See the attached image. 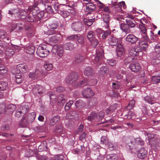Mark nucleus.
<instances>
[{
  "instance_id": "f257e3e1",
  "label": "nucleus",
  "mask_w": 160,
  "mask_h": 160,
  "mask_svg": "<svg viewBox=\"0 0 160 160\" xmlns=\"http://www.w3.org/2000/svg\"><path fill=\"white\" fill-rule=\"evenodd\" d=\"M144 141L141 138H134L131 137L127 141L126 147L130 150H134L137 152L138 157L140 159H143L147 156V150L144 148H142L138 151L137 149L144 144Z\"/></svg>"
},
{
  "instance_id": "f03ea898",
  "label": "nucleus",
  "mask_w": 160,
  "mask_h": 160,
  "mask_svg": "<svg viewBox=\"0 0 160 160\" xmlns=\"http://www.w3.org/2000/svg\"><path fill=\"white\" fill-rule=\"evenodd\" d=\"M147 135L149 140L150 144L152 146L158 148L160 146V140L157 138L156 134L147 133Z\"/></svg>"
},
{
  "instance_id": "7ed1b4c3",
  "label": "nucleus",
  "mask_w": 160,
  "mask_h": 160,
  "mask_svg": "<svg viewBox=\"0 0 160 160\" xmlns=\"http://www.w3.org/2000/svg\"><path fill=\"white\" fill-rule=\"evenodd\" d=\"M49 53L47 46L45 44L39 46L36 51L37 54L40 57L43 58L46 57Z\"/></svg>"
},
{
  "instance_id": "20e7f679",
  "label": "nucleus",
  "mask_w": 160,
  "mask_h": 160,
  "mask_svg": "<svg viewBox=\"0 0 160 160\" xmlns=\"http://www.w3.org/2000/svg\"><path fill=\"white\" fill-rule=\"evenodd\" d=\"M125 6V3L124 2L122 1L118 3L117 2H114L113 3L112 8L113 10L112 11V14L114 15H118V13L121 12L122 11L121 7L123 8Z\"/></svg>"
},
{
  "instance_id": "39448f33",
  "label": "nucleus",
  "mask_w": 160,
  "mask_h": 160,
  "mask_svg": "<svg viewBox=\"0 0 160 160\" xmlns=\"http://www.w3.org/2000/svg\"><path fill=\"white\" fill-rule=\"evenodd\" d=\"M87 38L91 42L92 46L93 48L96 47L98 43V41L95 37V35L92 31H90L88 33Z\"/></svg>"
},
{
  "instance_id": "423d86ee",
  "label": "nucleus",
  "mask_w": 160,
  "mask_h": 160,
  "mask_svg": "<svg viewBox=\"0 0 160 160\" xmlns=\"http://www.w3.org/2000/svg\"><path fill=\"white\" fill-rule=\"evenodd\" d=\"M79 75L75 72H72L68 74L65 79V82L67 83L71 84L76 81L78 78Z\"/></svg>"
},
{
  "instance_id": "0eeeda50",
  "label": "nucleus",
  "mask_w": 160,
  "mask_h": 160,
  "mask_svg": "<svg viewBox=\"0 0 160 160\" xmlns=\"http://www.w3.org/2000/svg\"><path fill=\"white\" fill-rule=\"evenodd\" d=\"M52 52L55 54H57L59 57H61L63 54V49L62 46L55 45L53 46Z\"/></svg>"
},
{
  "instance_id": "6e6552de",
  "label": "nucleus",
  "mask_w": 160,
  "mask_h": 160,
  "mask_svg": "<svg viewBox=\"0 0 160 160\" xmlns=\"http://www.w3.org/2000/svg\"><path fill=\"white\" fill-rule=\"evenodd\" d=\"M82 95L86 98H89L94 95V93L90 88H87L83 90L82 92Z\"/></svg>"
},
{
  "instance_id": "1a4fd4ad",
  "label": "nucleus",
  "mask_w": 160,
  "mask_h": 160,
  "mask_svg": "<svg viewBox=\"0 0 160 160\" xmlns=\"http://www.w3.org/2000/svg\"><path fill=\"white\" fill-rule=\"evenodd\" d=\"M129 68L134 72H138L140 70L141 67L139 63L135 62L130 65Z\"/></svg>"
},
{
  "instance_id": "9d476101",
  "label": "nucleus",
  "mask_w": 160,
  "mask_h": 160,
  "mask_svg": "<svg viewBox=\"0 0 160 160\" xmlns=\"http://www.w3.org/2000/svg\"><path fill=\"white\" fill-rule=\"evenodd\" d=\"M104 56L103 51L101 49L100 51H97L96 55L94 57V62H100Z\"/></svg>"
},
{
  "instance_id": "9b49d317",
  "label": "nucleus",
  "mask_w": 160,
  "mask_h": 160,
  "mask_svg": "<svg viewBox=\"0 0 160 160\" xmlns=\"http://www.w3.org/2000/svg\"><path fill=\"white\" fill-rule=\"evenodd\" d=\"M84 74L87 76L92 77L94 75V71L93 69L89 66L86 67L83 71Z\"/></svg>"
},
{
  "instance_id": "f8f14e48",
  "label": "nucleus",
  "mask_w": 160,
  "mask_h": 160,
  "mask_svg": "<svg viewBox=\"0 0 160 160\" xmlns=\"http://www.w3.org/2000/svg\"><path fill=\"white\" fill-rule=\"evenodd\" d=\"M126 41L133 44L135 43L138 40V38L134 35L129 34L126 38Z\"/></svg>"
},
{
  "instance_id": "ddd939ff",
  "label": "nucleus",
  "mask_w": 160,
  "mask_h": 160,
  "mask_svg": "<svg viewBox=\"0 0 160 160\" xmlns=\"http://www.w3.org/2000/svg\"><path fill=\"white\" fill-rule=\"evenodd\" d=\"M124 49L122 45L120 43H118L117 47V53L118 57H121L124 53Z\"/></svg>"
},
{
  "instance_id": "4468645a",
  "label": "nucleus",
  "mask_w": 160,
  "mask_h": 160,
  "mask_svg": "<svg viewBox=\"0 0 160 160\" xmlns=\"http://www.w3.org/2000/svg\"><path fill=\"white\" fill-rule=\"evenodd\" d=\"M82 26V24L79 22H73L72 25V28L74 31H81Z\"/></svg>"
},
{
  "instance_id": "2eb2a0df",
  "label": "nucleus",
  "mask_w": 160,
  "mask_h": 160,
  "mask_svg": "<svg viewBox=\"0 0 160 160\" xmlns=\"http://www.w3.org/2000/svg\"><path fill=\"white\" fill-rule=\"evenodd\" d=\"M118 39L113 36H110L108 40V43L110 46H115L118 43Z\"/></svg>"
},
{
  "instance_id": "dca6fc26",
  "label": "nucleus",
  "mask_w": 160,
  "mask_h": 160,
  "mask_svg": "<svg viewBox=\"0 0 160 160\" xmlns=\"http://www.w3.org/2000/svg\"><path fill=\"white\" fill-rule=\"evenodd\" d=\"M146 35L143 36V38L146 40V42L142 41H140L138 42L139 46L141 48H145L148 46V44L147 42L149 41V38L147 35V34H145Z\"/></svg>"
},
{
  "instance_id": "f3484780",
  "label": "nucleus",
  "mask_w": 160,
  "mask_h": 160,
  "mask_svg": "<svg viewBox=\"0 0 160 160\" xmlns=\"http://www.w3.org/2000/svg\"><path fill=\"white\" fill-rule=\"evenodd\" d=\"M60 117L58 115L54 116L50 120L49 125L52 126L56 124L60 120Z\"/></svg>"
},
{
  "instance_id": "a211bd4d",
  "label": "nucleus",
  "mask_w": 160,
  "mask_h": 160,
  "mask_svg": "<svg viewBox=\"0 0 160 160\" xmlns=\"http://www.w3.org/2000/svg\"><path fill=\"white\" fill-rule=\"evenodd\" d=\"M17 69L20 72H25L28 70V66L24 64H19L17 66Z\"/></svg>"
},
{
  "instance_id": "6ab92c4d",
  "label": "nucleus",
  "mask_w": 160,
  "mask_h": 160,
  "mask_svg": "<svg viewBox=\"0 0 160 160\" xmlns=\"http://www.w3.org/2000/svg\"><path fill=\"white\" fill-rule=\"evenodd\" d=\"M139 52V51L138 48L133 47L129 49V53L132 57L136 56L138 55Z\"/></svg>"
},
{
  "instance_id": "aec40b11",
  "label": "nucleus",
  "mask_w": 160,
  "mask_h": 160,
  "mask_svg": "<svg viewBox=\"0 0 160 160\" xmlns=\"http://www.w3.org/2000/svg\"><path fill=\"white\" fill-rule=\"evenodd\" d=\"M87 119L91 122L93 121L98 122L97 118V114L94 112H92L90 114L88 117Z\"/></svg>"
},
{
  "instance_id": "412c9836",
  "label": "nucleus",
  "mask_w": 160,
  "mask_h": 160,
  "mask_svg": "<svg viewBox=\"0 0 160 160\" xmlns=\"http://www.w3.org/2000/svg\"><path fill=\"white\" fill-rule=\"evenodd\" d=\"M127 116L129 119H135L137 122H138L140 120H142V118L140 117H137L136 115L134 113L131 111L128 112Z\"/></svg>"
},
{
  "instance_id": "4be33fe9",
  "label": "nucleus",
  "mask_w": 160,
  "mask_h": 160,
  "mask_svg": "<svg viewBox=\"0 0 160 160\" xmlns=\"http://www.w3.org/2000/svg\"><path fill=\"white\" fill-rule=\"evenodd\" d=\"M76 107L79 109L84 108L86 106V103L81 100H79L75 102Z\"/></svg>"
},
{
  "instance_id": "5701e85b",
  "label": "nucleus",
  "mask_w": 160,
  "mask_h": 160,
  "mask_svg": "<svg viewBox=\"0 0 160 160\" xmlns=\"http://www.w3.org/2000/svg\"><path fill=\"white\" fill-rule=\"evenodd\" d=\"M66 101L65 98L63 97L62 95H60L57 98L58 104L60 106H62L64 104Z\"/></svg>"
},
{
  "instance_id": "b1692460",
  "label": "nucleus",
  "mask_w": 160,
  "mask_h": 160,
  "mask_svg": "<svg viewBox=\"0 0 160 160\" xmlns=\"http://www.w3.org/2000/svg\"><path fill=\"white\" fill-rule=\"evenodd\" d=\"M36 115L35 113V112H33L29 114L27 116H26L25 117L29 123H32L34 120Z\"/></svg>"
},
{
  "instance_id": "393cba45",
  "label": "nucleus",
  "mask_w": 160,
  "mask_h": 160,
  "mask_svg": "<svg viewBox=\"0 0 160 160\" xmlns=\"http://www.w3.org/2000/svg\"><path fill=\"white\" fill-rule=\"evenodd\" d=\"M120 27L121 29L126 33H129L131 32V30L130 27L126 24L121 23Z\"/></svg>"
},
{
  "instance_id": "a878e982",
  "label": "nucleus",
  "mask_w": 160,
  "mask_h": 160,
  "mask_svg": "<svg viewBox=\"0 0 160 160\" xmlns=\"http://www.w3.org/2000/svg\"><path fill=\"white\" fill-rule=\"evenodd\" d=\"M85 59V58L83 56L80 54H76L75 56V63L78 64L82 61Z\"/></svg>"
},
{
  "instance_id": "bb28decb",
  "label": "nucleus",
  "mask_w": 160,
  "mask_h": 160,
  "mask_svg": "<svg viewBox=\"0 0 160 160\" xmlns=\"http://www.w3.org/2000/svg\"><path fill=\"white\" fill-rule=\"evenodd\" d=\"M77 39L78 42L82 46H84L85 45V39L84 37L82 35H78V37L76 38Z\"/></svg>"
},
{
  "instance_id": "cd10ccee",
  "label": "nucleus",
  "mask_w": 160,
  "mask_h": 160,
  "mask_svg": "<svg viewBox=\"0 0 160 160\" xmlns=\"http://www.w3.org/2000/svg\"><path fill=\"white\" fill-rule=\"evenodd\" d=\"M152 80L153 83L155 84L160 82V73L155 74V75L152 76Z\"/></svg>"
},
{
  "instance_id": "c85d7f7f",
  "label": "nucleus",
  "mask_w": 160,
  "mask_h": 160,
  "mask_svg": "<svg viewBox=\"0 0 160 160\" xmlns=\"http://www.w3.org/2000/svg\"><path fill=\"white\" fill-rule=\"evenodd\" d=\"M26 16L25 20L29 22H33L36 21L37 16H35L31 14V12L28 14Z\"/></svg>"
},
{
  "instance_id": "c756f323",
  "label": "nucleus",
  "mask_w": 160,
  "mask_h": 160,
  "mask_svg": "<svg viewBox=\"0 0 160 160\" xmlns=\"http://www.w3.org/2000/svg\"><path fill=\"white\" fill-rule=\"evenodd\" d=\"M16 108V106L13 104L8 105L7 106L6 112L8 114H12L15 111Z\"/></svg>"
},
{
  "instance_id": "7c9ffc66",
  "label": "nucleus",
  "mask_w": 160,
  "mask_h": 160,
  "mask_svg": "<svg viewBox=\"0 0 160 160\" xmlns=\"http://www.w3.org/2000/svg\"><path fill=\"white\" fill-rule=\"evenodd\" d=\"M8 43L5 42H0V54H3L4 52V50L7 48Z\"/></svg>"
},
{
  "instance_id": "2f4dec72",
  "label": "nucleus",
  "mask_w": 160,
  "mask_h": 160,
  "mask_svg": "<svg viewBox=\"0 0 160 160\" xmlns=\"http://www.w3.org/2000/svg\"><path fill=\"white\" fill-rule=\"evenodd\" d=\"M86 10L89 11H93L96 9V6L92 3L88 2L86 4Z\"/></svg>"
},
{
  "instance_id": "473e14b6",
  "label": "nucleus",
  "mask_w": 160,
  "mask_h": 160,
  "mask_svg": "<svg viewBox=\"0 0 160 160\" xmlns=\"http://www.w3.org/2000/svg\"><path fill=\"white\" fill-rule=\"evenodd\" d=\"M36 7H30L28 8V14L31 12V14L34 16H37L36 15L38 14V11L36 9Z\"/></svg>"
},
{
  "instance_id": "72a5a7b5",
  "label": "nucleus",
  "mask_w": 160,
  "mask_h": 160,
  "mask_svg": "<svg viewBox=\"0 0 160 160\" xmlns=\"http://www.w3.org/2000/svg\"><path fill=\"white\" fill-rule=\"evenodd\" d=\"M26 52L27 53L32 54L35 52V48L33 46L29 45L26 48Z\"/></svg>"
},
{
  "instance_id": "f704fd0d",
  "label": "nucleus",
  "mask_w": 160,
  "mask_h": 160,
  "mask_svg": "<svg viewBox=\"0 0 160 160\" xmlns=\"http://www.w3.org/2000/svg\"><path fill=\"white\" fill-rule=\"evenodd\" d=\"M126 24H127L130 28H132L135 27V22L134 19H131L130 18H127L126 19Z\"/></svg>"
},
{
  "instance_id": "c9c22d12",
  "label": "nucleus",
  "mask_w": 160,
  "mask_h": 160,
  "mask_svg": "<svg viewBox=\"0 0 160 160\" xmlns=\"http://www.w3.org/2000/svg\"><path fill=\"white\" fill-rule=\"evenodd\" d=\"M108 72L109 69L107 66H102L100 68L99 73L102 75L107 74Z\"/></svg>"
},
{
  "instance_id": "e433bc0d",
  "label": "nucleus",
  "mask_w": 160,
  "mask_h": 160,
  "mask_svg": "<svg viewBox=\"0 0 160 160\" xmlns=\"http://www.w3.org/2000/svg\"><path fill=\"white\" fill-rule=\"evenodd\" d=\"M8 86V84L5 82H2L0 83V91H3ZM3 96V93L0 91V98Z\"/></svg>"
},
{
  "instance_id": "4c0bfd02",
  "label": "nucleus",
  "mask_w": 160,
  "mask_h": 160,
  "mask_svg": "<svg viewBox=\"0 0 160 160\" xmlns=\"http://www.w3.org/2000/svg\"><path fill=\"white\" fill-rule=\"evenodd\" d=\"M111 32L110 30L103 31L100 33V35L103 39H105L109 35L111 34Z\"/></svg>"
},
{
  "instance_id": "58836bf2",
  "label": "nucleus",
  "mask_w": 160,
  "mask_h": 160,
  "mask_svg": "<svg viewBox=\"0 0 160 160\" xmlns=\"http://www.w3.org/2000/svg\"><path fill=\"white\" fill-rule=\"evenodd\" d=\"M28 10H25L24 9H22L19 11L18 15L21 19H25L26 16L28 14Z\"/></svg>"
},
{
  "instance_id": "ea45409f",
  "label": "nucleus",
  "mask_w": 160,
  "mask_h": 160,
  "mask_svg": "<svg viewBox=\"0 0 160 160\" xmlns=\"http://www.w3.org/2000/svg\"><path fill=\"white\" fill-rule=\"evenodd\" d=\"M5 54L7 57H11L14 53L13 49L10 48H7L5 50Z\"/></svg>"
},
{
  "instance_id": "a19ab883",
  "label": "nucleus",
  "mask_w": 160,
  "mask_h": 160,
  "mask_svg": "<svg viewBox=\"0 0 160 160\" xmlns=\"http://www.w3.org/2000/svg\"><path fill=\"white\" fill-rule=\"evenodd\" d=\"M29 124L25 117L22 119L19 122V125L22 127H25Z\"/></svg>"
},
{
  "instance_id": "79ce46f5",
  "label": "nucleus",
  "mask_w": 160,
  "mask_h": 160,
  "mask_svg": "<svg viewBox=\"0 0 160 160\" xmlns=\"http://www.w3.org/2000/svg\"><path fill=\"white\" fill-rule=\"evenodd\" d=\"M95 20V18H94L91 19H84V22L88 26H90L92 25Z\"/></svg>"
},
{
  "instance_id": "37998d69",
  "label": "nucleus",
  "mask_w": 160,
  "mask_h": 160,
  "mask_svg": "<svg viewBox=\"0 0 160 160\" xmlns=\"http://www.w3.org/2000/svg\"><path fill=\"white\" fill-rule=\"evenodd\" d=\"M88 80L87 78H83L78 83V86L80 87H83L85 86L89 85L87 82Z\"/></svg>"
},
{
  "instance_id": "c03bdc74",
  "label": "nucleus",
  "mask_w": 160,
  "mask_h": 160,
  "mask_svg": "<svg viewBox=\"0 0 160 160\" xmlns=\"http://www.w3.org/2000/svg\"><path fill=\"white\" fill-rule=\"evenodd\" d=\"M58 35H53L49 38L50 41L53 43L56 42L59 40V38L58 37Z\"/></svg>"
},
{
  "instance_id": "a18cd8bd",
  "label": "nucleus",
  "mask_w": 160,
  "mask_h": 160,
  "mask_svg": "<svg viewBox=\"0 0 160 160\" xmlns=\"http://www.w3.org/2000/svg\"><path fill=\"white\" fill-rule=\"evenodd\" d=\"M118 156L116 154L108 155L106 157L107 160H117Z\"/></svg>"
},
{
  "instance_id": "49530a36",
  "label": "nucleus",
  "mask_w": 160,
  "mask_h": 160,
  "mask_svg": "<svg viewBox=\"0 0 160 160\" xmlns=\"http://www.w3.org/2000/svg\"><path fill=\"white\" fill-rule=\"evenodd\" d=\"M103 19L104 22L107 24V26H108L109 22L110 19V17L109 15L107 14H103Z\"/></svg>"
},
{
  "instance_id": "de8ad7c7",
  "label": "nucleus",
  "mask_w": 160,
  "mask_h": 160,
  "mask_svg": "<svg viewBox=\"0 0 160 160\" xmlns=\"http://www.w3.org/2000/svg\"><path fill=\"white\" fill-rule=\"evenodd\" d=\"M63 47L66 50H71L73 48L74 46L72 43L70 42H68L64 45Z\"/></svg>"
},
{
  "instance_id": "09e8293b",
  "label": "nucleus",
  "mask_w": 160,
  "mask_h": 160,
  "mask_svg": "<svg viewBox=\"0 0 160 160\" xmlns=\"http://www.w3.org/2000/svg\"><path fill=\"white\" fill-rule=\"evenodd\" d=\"M135 103V101L133 99L131 100L128 105L126 107L125 109L127 110H129L134 107Z\"/></svg>"
},
{
  "instance_id": "8fccbe9b",
  "label": "nucleus",
  "mask_w": 160,
  "mask_h": 160,
  "mask_svg": "<svg viewBox=\"0 0 160 160\" xmlns=\"http://www.w3.org/2000/svg\"><path fill=\"white\" fill-rule=\"evenodd\" d=\"M121 86V83L119 82L116 81L112 83V87L113 89H118L120 88Z\"/></svg>"
},
{
  "instance_id": "3c124183",
  "label": "nucleus",
  "mask_w": 160,
  "mask_h": 160,
  "mask_svg": "<svg viewBox=\"0 0 160 160\" xmlns=\"http://www.w3.org/2000/svg\"><path fill=\"white\" fill-rule=\"evenodd\" d=\"M54 10H53L54 13H58L60 12L61 9L60 6L58 5L57 3H55L53 6Z\"/></svg>"
},
{
  "instance_id": "603ef678",
  "label": "nucleus",
  "mask_w": 160,
  "mask_h": 160,
  "mask_svg": "<svg viewBox=\"0 0 160 160\" xmlns=\"http://www.w3.org/2000/svg\"><path fill=\"white\" fill-rule=\"evenodd\" d=\"M153 64L157 65L160 63V55H157L154 57L152 60Z\"/></svg>"
},
{
  "instance_id": "864d4df0",
  "label": "nucleus",
  "mask_w": 160,
  "mask_h": 160,
  "mask_svg": "<svg viewBox=\"0 0 160 160\" xmlns=\"http://www.w3.org/2000/svg\"><path fill=\"white\" fill-rule=\"evenodd\" d=\"M109 141L106 136H103L101 139V144L103 145H108L109 144Z\"/></svg>"
},
{
  "instance_id": "5fc2aeb1",
  "label": "nucleus",
  "mask_w": 160,
  "mask_h": 160,
  "mask_svg": "<svg viewBox=\"0 0 160 160\" xmlns=\"http://www.w3.org/2000/svg\"><path fill=\"white\" fill-rule=\"evenodd\" d=\"M59 14L64 18L67 17L69 15V12L62 9H61L60 12H59Z\"/></svg>"
},
{
  "instance_id": "6e6d98bb",
  "label": "nucleus",
  "mask_w": 160,
  "mask_h": 160,
  "mask_svg": "<svg viewBox=\"0 0 160 160\" xmlns=\"http://www.w3.org/2000/svg\"><path fill=\"white\" fill-rule=\"evenodd\" d=\"M33 153V151L32 150L30 149H27L25 151V155L26 157H29L32 156Z\"/></svg>"
},
{
  "instance_id": "4d7b16f0",
  "label": "nucleus",
  "mask_w": 160,
  "mask_h": 160,
  "mask_svg": "<svg viewBox=\"0 0 160 160\" xmlns=\"http://www.w3.org/2000/svg\"><path fill=\"white\" fill-rule=\"evenodd\" d=\"M38 93L40 95H42L45 92V90L44 87L40 86L38 89Z\"/></svg>"
},
{
  "instance_id": "13d9d810",
  "label": "nucleus",
  "mask_w": 160,
  "mask_h": 160,
  "mask_svg": "<svg viewBox=\"0 0 160 160\" xmlns=\"http://www.w3.org/2000/svg\"><path fill=\"white\" fill-rule=\"evenodd\" d=\"M21 108L22 112V114H23V115L25 113H27L28 111V108L27 106H22L19 107V108Z\"/></svg>"
},
{
  "instance_id": "bf43d9fd",
  "label": "nucleus",
  "mask_w": 160,
  "mask_h": 160,
  "mask_svg": "<svg viewBox=\"0 0 160 160\" xmlns=\"http://www.w3.org/2000/svg\"><path fill=\"white\" fill-rule=\"evenodd\" d=\"M39 72V70L36 69L34 72H30L29 75V77L31 78H33L36 77Z\"/></svg>"
},
{
  "instance_id": "052dcab7",
  "label": "nucleus",
  "mask_w": 160,
  "mask_h": 160,
  "mask_svg": "<svg viewBox=\"0 0 160 160\" xmlns=\"http://www.w3.org/2000/svg\"><path fill=\"white\" fill-rule=\"evenodd\" d=\"M76 112L75 111H70L68 113L66 117V118L67 119H69L72 118L69 117H73L75 115Z\"/></svg>"
},
{
  "instance_id": "680f3d73",
  "label": "nucleus",
  "mask_w": 160,
  "mask_h": 160,
  "mask_svg": "<svg viewBox=\"0 0 160 160\" xmlns=\"http://www.w3.org/2000/svg\"><path fill=\"white\" fill-rule=\"evenodd\" d=\"M73 101L72 100L69 101L67 102L65 106V109L66 111H68L69 110L71 106L73 104Z\"/></svg>"
},
{
  "instance_id": "e2e57ef3",
  "label": "nucleus",
  "mask_w": 160,
  "mask_h": 160,
  "mask_svg": "<svg viewBox=\"0 0 160 160\" xmlns=\"http://www.w3.org/2000/svg\"><path fill=\"white\" fill-rule=\"evenodd\" d=\"M16 8H14L13 9H12L11 10H9V14L12 15L14 13H17L18 12L19 13V10L18 8H17V7L15 5H14Z\"/></svg>"
},
{
  "instance_id": "0e129e2a",
  "label": "nucleus",
  "mask_w": 160,
  "mask_h": 160,
  "mask_svg": "<svg viewBox=\"0 0 160 160\" xmlns=\"http://www.w3.org/2000/svg\"><path fill=\"white\" fill-rule=\"evenodd\" d=\"M44 67L47 71L51 70L53 68L52 64L51 63H47L44 65Z\"/></svg>"
},
{
  "instance_id": "69168bd1",
  "label": "nucleus",
  "mask_w": 160,
  "mask_h": 160,
  "mask_svg": "<svg viewBox=\"0 0 160 160\" xmlns=\"http://www.w3.org/2000/svg\"><path fill=\"white\" fill-rule=\"evenodd\" d=\"M104 116V112L103 111H100L99 113L97 114V118L98 122L102 120Z\"/></svg>"
},
{
  "instance_id": "338daca9",
  "label": "nucleus",
  "mask_w": 160,
  "mask_h": 160,
  "mask_svg": "<svg viewBox=\"0 0 160 160\" xmlns=\"http://www.w3.org/2000/svg\"><path fill=\"white\" fill-rule=\"evenodd\" d=\"M63 130L62 127L61 126H57L55 130V132L58 133H61Z\"/></svg>"
},
{
  "instance_id": "774afa93",
  "label": "nucleus",
  "mask_w": 160,
  "mask_h": 160,
  "mask_svg": "<svg viewBox=\"0 0 160 160\" xmlns=\"http://www.w3.org/2000/svg\"><path fill=\"white\" fill-rule=\"evenodd\" d=\"M144 100L147 102L152 104L154 102H153V101L152 100L151 97L149 96H147L144 98Z\"/></svg>"
}]
</instances>
